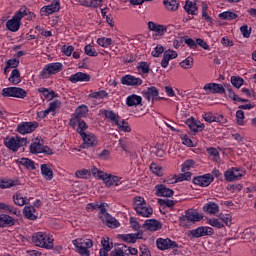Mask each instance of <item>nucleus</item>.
<instances>
[{"instance_id": "obj_59", "label": "nucleus", "mask_w": 256, "mask_h": 256, "mask_svg": "<svg viewBox=\"0 0 256 256\" xmlns=\"http://www.w3.org/2000/svg\"><path fill=\"white\" fill-rule=\"evenodd\" d=\"M158 203H159V205H161V207H174L175 206V201L169 200V199H159Z\"/></svg>"}, {"instance_id": "obj_54", "label": "nucleus", "mask_w": 256, "mask_h": 256, "mask_svg": "<svg viewBox=\"0 0 256 256\" xmlns=\"http://www.w3.org/2000/svg\"><path fill=\"white\" fill-rule=\"evenodd\" d=\"M103 208H105V203H101V204L89 203L86 206L87 211H95L97 209L101 211Z\"/></svg>"}, {"instance_id": "obj_46", "label": "nucleus", "mask_w": 256, "mask_h": 256, "mask_svg": "<svg viewBox=\"0 0 256 256\" xmlns=\"http://www.w3.org/2000/svg\"><path fill=\"white\" fill-rule=\"evenodd\" d=\"M87 176L91 177V170L82 169V170H77L75 172V177H77V179H87Z\"/></svg>"}, {"instance_id": "obj_49", "label": "nucleus", "mask_w": 256, "mask_h": 256, "mask_svg": "<svg viewBox=\"0 0 256 256\" xmlns=\"http://www.w3.org/2000/svg\"><path fill=\"white\" fill-rule=\"evenodd\" d=\"M231 83L233 87H236V89H240V87L245 83V80L239 76H232L231 77Z\"/></svg>"}, {"instance_id": "obj_52", "label": "nucleus", "mask_w": 256, "mask_h": 256, "mask_svg": "<svg viewBox=\"0 0 256 256\" xmlns=\"http://www.w3.org/2000/svg\"><path fill=\"white\" fill-rule=\"evenodd\" d=\"M150 170L152 171V173H154V175H157L158 177H163V168H161L157 164H151Z\"/></svg>"}, {"instance_id": "obj_55", "label": "nucleus", "mask_w": 256, "mask_h": 256, "mask_svg": "<svg viewBox=\"0 0 256 256\" xmlns=\"http://www.w3.org/2000/svg\"><path fill=\"white\" fill-rule=\"evenodd\" d=\"M19 67V59L14 58V59H9L6 62V69H17Z\"/></svg>"}, {"instance_id": "obj_44", "label": "nucleus", "mask_w": 256, "mask_h": 256, "mask_svg": "<svg viewBox=\"0 0 256 256\" xmlns=\"http://www.w3.org/2000/svg\"><path fill=\"white\" fill-rule=\"evenodd\" d=\"M20 165H23L26 169H30V171H34L35 169V162L29 158L20 159Z\"/></svg>"}, {"instance_id": "obj_61", "label": "nucleus", "mask_w": 256, "mask_h": 256, "mask_svg": "<svg viewBox=\"0 0 256 256\" xmlns=\"http://www.w3.org/2000/svg\"><path fill=\"white\" fill-rule=\"evenodd\" d=\"M97 157L101 161H109V157H111V152L107 149L103 150L101 153L97 155Z\"/></svg>"}, {"instance_id": "obj_39", "label": "nucleus", "mask_w": 256, "mask_h": 256, "mask_svg": "<svg viewBox=\"0 0 256 256\" xmlns=\"http://www.w3.org/2000/svg\"><path fill=\"white\" fill-rule=\"evenodd\" d=\"M127 245H122L118 248H115L111 253L110 256H127Z\"/></svg>"}, {"instance_id": "obj_38", "label": "nucleus", "mask_w": 256, "mask_h": 256, "mask_svg": "<svg viewBox=\"0 0 256 256\" xmlns=\"http://www.w3.org/2000/svg\"><path fill=\"white\" fill-rule=\"evenodd\" d=\"M163 5L168 11H177L179 9V2L177 0H164Z\"/></svg>"}, {"instance_id": "obj_14", "label": "nucleus", "mask_w": 256, "mask_h": 256, "mask_svg": "<svg viewBox=\"0 0 256 256\" xmlns=\"http://www.w3.org/2000/svg\"><path fill=\"white\" fill-rule=\"evenodd\" d=\"M98 217L102 220V223H105L106 225H119V221H117L115 217L111 216L105 207H102L99 211Z\"/></svg>"}, {"instance_id": "obj_2", "label": "nucleus", "mask_w": 256, "mask_h": 256, "mask_svg": "<svg viewBox=\"0 0 256 256\" xmlns=\"http://www.w3.org/2000/svg\"><path fill=\"white\" fill-rule=\"evenodd\" d=\"M133 207L140 217H149L150 215H153V208H151V206L147 204V201H145V198L141 196L134 197Z\"/></svg>"}, {"instance_id": "obj_63", "label": "nucleus", "mask_w": 256, "mask_h": 256, "mask_svg": "<svg viewBox=\"0 0 256 256\" xmlns=\"http://www.w3.org/2000/svg\"><path fill=\"white\" fill-rule=\"evenodd\" d=\"M137 69H140L141 72L144 73V74H147V73H149V71H151V70L149 69V64H147V62H140V63L138 64Z\"/></svg>"}, {"instance_id": "obj_13", "label": "nucleus", "mask_w": 256, "mask_h": 256, "mask_svg": "<svg viewBox=\"0 0 256 256\" xmlns=\"http://www.w3.org/2000/svg\"><path fill=\"white\" fill-rule=\"evenodd\" d=\"M205 216L199 213L198 210L188 209L185 211V215L182 217L183 220L187 219L190 223H199Z\"/></svg>"}, {"instance_id": "obj_11", "label": "nucleus", "mask_w": 256, "mask_h": 256, "mask_svg": "<svg viewBox=\"0 0 256 256\" xmlns=\"http://www.w3.org/2000/svg\"><path fill=\"white\" fill-rule=\"evenodd\" d=\"M39 127V122L33 121V122H21L17 126V131L20 133V135H27L29 133H33L35 129Z\"/></svg>"}, {"instance_id": "obj_25", "label": "nucleus", "mask_w": 256, "mask_h": 256, "mask_svg": "<svg viewBox=\"0 0 256 256\" xmlns=\"http://www.w3.org/2000/svg\"><path fill=\"white\" fill-rule=\"evenodd\" d=\"M70 125L71 127H75L76 125L78 126L77 133H79L80 136L83 135V133H86L87 123L82 119H70Z\"/></svg>"}, {"instance_id": "obj_35", "label": "nucleus", "mask_w": 256, "mask_h": 256, "mask_svg": "<svg viewBox=\"0 0 256 256\" xmlns=\"http://www.w3.org/2000/svg\"><path fill=\"white\" fill-rule=\"evenodd\" d=\"M184 9L189 15H197V4L194 2L187 0Z\"/></svg>"}, {"instance_id": "obj_17", "label": "nucleus", "mask_w": 256, "mask_h": 256, "mask_svg": "<svg viewBox=\"0 0 256 256\" xmlns=\"http://www.w3.org/2000/svg\"><path fill=\"white\" fill-rule=\"evenodd\" d=\"M214 177L211 174H205L203 176H198L193 179L194 185H199L200 187H209L214 181Z\"/></svg>"}, {"instance_id": "obj_27", "label": "nucleus", "mask_w": 256, "mask_h": 256, "mask_svg": "<svg viewBox=\"0 0 256 256\" xmlns=\"http://www.w3.org/2000/svg\"><path fill=\"white\" fill-rule=\"evenodd\" d=\"M202 210L208 215H217L219 213V205L215 202H208L203 206Z\"/></svg>"}, {"instance_id": "obj_56", "label": "nucleus", "mask_w": 256, "mask_h": 256, "mask_svg": "<svg viewBox=\"0 0 256 256\" xmlns=\"http://www.w3.org/2000/svg\"><path fill=\"white\" fill-rule=\"evenodd\" d=\"M165 52V48L158 44L154 50L152 51V57H161V55Z\"/></svg>"}, {"instance_id": "obj_7", "label": "nucleus", "mask_w": 256, "mask_h": 256, "mask_svg": "<svg viewBox=\"0 0 256 256\" xmlns=\"http://www.w3.org/2000/svg\"><path fill=\"white\" fill-rule=\"evenodd\" d=\"M23 143H27V138H21V137H11L7 138L4 141L5 147L10 149V151H19L20 147H23Z\"/></svg>"}, {"instance_id": "obj_4", "label": "nucleus", "mask_w": 256, "mask_h": 256, "mask_svg": "<svg viewBox=\"0 0 256 256\" xmlns=\"http://www.w3.org/2000/svg\"><path fill=\"white\" fill-rule=\"evenodd\" d=\"M74 247H76L77 253L81 256H90L89 249L93 247V240L87 238H77L72 241Z\"/></svg>"}, {"instance_id": "obj_34", "label": "nucleus", "mask_w": 256, "mask_h": 256, "mask_svg": "<svg viewBox=\"0 0 256 256\" xmlns=\"http://www.w3.org/2000/svg\"><path fill=\"white\" fill-rule=\"evenodd\" d=\"M19 185V180H7L0 178V189H9Z\"/></svg>"}, {"instance_id": "obj_10", "label": "nucleus", "mask_w": 256, "mask_h": 256, "mask_svg": "<svg viewBox=\"0 0 256 256\" xmlns=\"http://www.w3.org/2000/svg\"><path fill=\"white\" fill-rule=\"evenodd\" d=\"M157 249L160 251H167L168 249H177L179 248V244L177 242L169 239V238H158L156 240Z\"/></svg>"}, {"instance_id": "obj_12", "label": "nucleus", "mask_w": 256, "mask_h": 256, "mask_svg": "<svg viewBox=\"0 0 256 256\" xmlns=\"http://www.w3.org/2000/svg\"><path fill=\"white\" fill-rule=\"evenodd\" d=\"M206 95H223L225 93V87L222 84L207 83L203 87Z\"/></svg>"}, {"instance_id": "obj_24", "label": "nucleus", "mask_w": 256, "mask_h": 256, "mask_svg": "<svg viewBox=\"0 0 256 256\" xmlns=\"http://www.w3.org/2000/svg\"><path fill=\"white\" fill-rule=\"evenodd\" d=\"M171 59H177V53L173 50H166L161 61V67H163V69H166Z\"/></svg>"}, {"instance_id": "obj_57", "label": "nucleus", "mask_w": 256, "mask_h": 256, "mask_svg": "<svg viewBox=\"0 0 256 256\" xmlns=\"http://www.w3.org/2000/svg\"><path fill=\"white\" fill-rule=\"evenodd\" d=\"M180 67L183 69H191V67H193V58L188 57L184 61L180 62Z\"/></svg>"}, {"instance_id": "obj_40", "label": "nucleus", "mask_w": 256, "mask_h": 256, "mask_svg": "<svg viewBox=\"0 0 256 256\" xmlns=\"http://www.w3.org/2000/svg\"><path fill=\"white\" fill-rule=\"evenodd\" d=\"M239 15L235 14V12H222L219 14V18L223 19L224 21H233V19H237Z\"/></svg>"}, {"instance_id": "obj_33", "label": "nucleus", "mask_w": 256, "mask_h": 256, "mask_svg": "<svg viewBox=\"0 0 256 256\" xmlns=\"http://www.w3.org/2000/svg\"><path fill=\"white\" fill-rule=\"evenodd\" d=\"M87 113H89V108H87V106L85 105L79 106L75 111L74 117L71 119H76V120L82 119V117H85Z\"/></svg>"}, {"instance_id": "obj_37", "label": "nucleus", "mask_w": 256, "mask_h": 256, "mask_svg": "<svg viewBox=\"0 0 256 256\" xmlns=\"http://www.w3.org/2000/svg\"><path fill=\"white\" fill-rule=\"evenodd\" d=\"M13 201L15 205H18V207H23V205L29 204V202H27V198L23 197L19 192L13 195Z\"/></svg>"}, {"instance_id": "obj_15", "label": "nucleus", "mask_w": 256, "mask_h": 256, "mask_svg": "<svg viewBox=\"0 0 256 256\" xmlns=\"http://www.w3.org/2000/svg\"><path fill=\"white\" fill-rule=\"evenodd\" d=\"M80 137H82L83 139L82 149H89V147H95L98 143L95 134L82 133Z\"/></svg>"}, {"instance_id": "obj_16", "label": "nucleus", "mask_w": 256, "mask_h": 256, "mask_svg": "<svg viewBox=\"0 0 256 256\" xmlns=\"http://www.w3.org/2000/svg\"><path fill=\"white\" fill-rule=\"evenodd\" d=\"M121 83L128 87H139V85H143V80L133 75H125L121 78Z\"/></svg>"}, {"instance_id": "obj_3", "label": "nucleus", "mask_w": 256, "mask_h": 256, "mask_svg": "<svg viewBox=\"0 0 256 256\" xmlns=\"http://www.w3.org/2000/svg\"><path fill=\"white\" fill-rule=\"evenodd\" d=\"M29 13L27 7H22L20 10L12 17V19L6 22V27L8 31H12V33H17V30L21 27V19L25 17Z\"/></svg>"}, {"instance_id": "obj_58", "label": "nucleus", "mask_w": 256, "mask_h": 256, "mask_svg": "<svg viewBox=\"0 0 256 256\" xmlns=\"http://www.w3.org/2000/svg\"><path fill=\"white\" fill-rule=\"evenodd\" d=\"M61 51L66 55V57H71V55H73V51H75V47L64 45L62 46Z\"/></svg>"}, {"instance_id": "obj_31", "label": "nucleus", "mask_w": 256, "mask_h": 256, "mask_svg": "<svg viewBox=\"0 0 256 256\" xmlns=\"http://www.w3.org/2000/svg\"><path fill=\"white\" fill-rule=\"evenodd\" d=\"M203 119L207 121V123H223V115L214 116L211 112L205 113Z\"/></svg>"}, {"instance_id": "obj_29", "label": "nucleus", "mask_w": 256, "mask_h": 256, "mask_svg": "<svg viewBox=\"0 0 256 256\" xmlns=\"http://www.w3.org/2000/svg\"><path fill=\"white\" fill-rule=\"evenodd\" d=\"M161 229V225H142L139 226V230L142 231L143 237H149L151 233L155 231H159Z\"/></svg>"}, {"instance_id": "obj_8", "label": "nucleus", "mask_w": 256, "mask_h": 256, "mask_svg": "<svg viewBox=\"0 0 256 256\" xmlns=\"http://www.w3.org/2000/svg\"><path fill=\"white\" fill-rule=\"evenodd\" d=\"M61 71H63V64L61 62L50 63L43 68L41 76L47 79L49 75H55L61 73Z\"/></svg>"}, {"instance_id": "obj_64", "label": "nucleus", "mask_w": 256, "mask_h": 256, "mask_svg": "<svg viewBox=\"0 0 256 256\" xmlns=\"http://www.w3.org/2000/svg\"><path fill=\"white\" fill-rule=\"evenodd\" d=\"M140 256H151V251L146 245L140 246Z\"/></svg>"}, {"instance_id": "obj_62", "label": "nucleus", "mask_w": 256, "mask_h": 256, "mask_svg": "<svg viewBox=\"0 0 256 256\" xmlns=\"http://www.w3.org/2000/svg\"><path fill=\"white\" fill-rule=\"evenodd\" d=\"M97 43L100 45V47H109L112 43V40L111 38H99Z\"/></svg>"}, {"instance_id": "obj_5", "label": "nucleus", "mask_w": 256, "mask_h": 256, "mask_svg": "<svg viewBox=\"0 0 256 256\" xmlns=\"http://www.w3.org/2000/svg\"><path fill=\"white\" fill-rule=\"evenodd\" d=\"M215 231L209 226H200L196 229L187 232L189 239H199V237H205L207 235H213Z\"/></svg>"}, {"instance_id": "obj_28", "label": "nucleus", "mask_w": 256, "mask_h": 256, "mask_svg": "<svg viewBox=\"0 0 256 256\" xmlns=\"http://www.w3.org/2000/svg\"><path fill=\"white\" fill-rule=\"evenodd\" d=\"M42 176L46 181H51L54 177L53 168H51L50 164H42L40 166Z\"/></svg>"}, {"instance_id": "obj_45", "label": "nucleus", "mask_w": 256, "mask_h": 256, "mask_svg": "<svg viewBox=\"0 0 256 256\" xmlns=\"http://www.w3.org/2000/svg\"><path fill=\"white\" fill-rule=\"evenodd\" d=\"M103 3V0H83L82 5L84 7H93L97 8Z\"/></svg>"}, {"instance_id": "obj_6", "label": "nucleus", "mask_w": 256, "mask_h": 256, "mask_svg": "<svg viewBox=\"0 0 256 256\" xmlns=\"http://www.w3.org/2000/svg\"><path fill=\"white\" fill-rule=\"evenodd\" d=\"M2 97H16L17 99H25L27 91L19 87H8L2 90Z\"/></svg>"}, {"instance_id": "obj_26", "label": "nucleus", "mask_w": 256, "mask_h": 256, "mask_svg": "<svg viewBox=\"0 0 256 256\" xmlns=\"http://www.w3.org/2000/svg\"><path fill=\"white\" fill-rule=\"evenodd\" d=\"M126 105H128V107H137L138 105H143V98L137 94H132L127 97Z\"/></svg>"}, {"instance_id": "obj_30", "label": "nucleus", "mask_w": 256, "mask_h": 256, "mask_svg": "<svg viewBox=\"0 0 256 256\" xmlns=\"http://www.w3.org/2000/svg\"><path fill=\"white\" fill-rule=\"evenodd\" d=\"M119 181H121V178L113 174H107L104 178L106 187H113L114 185L117 187V185H119Z\"/></svg>"}, {"instance_id": "obj_1", "label": "nucleus", "mask_w": 256, "mask_h": 256, "mask_svg": "<svg viewBox=\"0 0 256 256\" xmlns=\"http://www.w3.org/2000/svg\"><path fill=\"white\" fill-rule=\"evenodd\" d=\"M32 242L36 247H41V249H53V247H55V238L47 232L34 233Z\"/></svg>"}, {"instance_id": "obj_51", "label": "nucleus", "mask_w": 256, "mask_h": 256, "mask_svg": "<svg viewBox=\"0 0 256 256\" xmlns=\"http://www.w3.org/2000/svg\"><path fill=\"white\" fill-rule=\"evenodd\" d=\"M4 211H7V213H13V215H16V217H20L21 211L11 205L4 204Z\"/></svg>"}, {"instance_id": "obj_41", "label": "nucleus", "mask_w": 256, "mask_h": 256, "mask_svg": "<svg viewBox=\"0 0 256 256\" xmlns=\"http://www.w3.org/2000/svg\"><path fill=\"white\" fill-rule=\"evenodd\" d=\"M0 225H15V219L7 214H1Z\"/></svg>"}, {"instance_id": "obj_36", "label": "nucleus", "mask_w": 256, "mask_h": 256, "mask_svg": "<svg viewBox=\"0 0 256 256\" xmlns=\"http://www.w3.org/2000/svg\"><path fill=\"white\" fill-rule=\"evenodd\" d=\"M8 81L13 85H19V82L21 81V73L19 72V69L12 70Z\"/></svg>"}, {"instance_id": "obj_60", "label": "nucleus", "mask_w": 256, "mask_h": 256, "mask_svg": "<svg viewBox=\"0 0 256 256\" xmlns=\"http://www.w3.org/2000/svg\"><path fill=\"white\" fill-rule=\"evenodd\" d=\"M193 165H195V162L193 160H187L182 164L181 171L182 173H185L186 171H189Z\"/></svg>"}, {"instance_id": "obj_18", "label": "nucleus", "mask_w": 256, "mask_h": 256, "mask_svg": "<svg viewBox=\"0 0 256 256\" xmlns=\"http://www.w3.org/2000/svg\"><path fill=\"white\" fill-rule=\"evenodd\" d=\"M143 97H145V99H147V101H161V97H159V90L157 89V87L152 86V87H148L146 91L142 92ZM158 97V98H157Z\"/></svg>"}, {"instance_id": "obj_22", "label": "nucleus", "mask_w": 256, "mask_h": 256, "mask_svg": "<svg viewBox=\"0 0 256 256\" xmlns=\"http://www.w3.org/2000/svg\"><path fill=\"white\" fill-rule=\"evenodd\" d=\"M69 81H71V83H79V82H89L91 81V75L87 74V73H83V72H78L74 75H72L69 78Z\"/></svg>"}, {"instance_id": "obj_23", "label": "nucleus", "mask_w": 256, "mask_h": 256, "mask_svg": "<svg viewBox=\"0 0 256 256\" xmlns=\"http://www.w3.org/2000/svg\"><path fill=\"white\" fill-rule=\"evenodd\" d=\"M61 9V3L59 0H53L50 5L42 7L41 11L44 13H48V15H52V13H57Z\"/></svg>"}, {"instance_id": "obj_47", "label": "nucleus", "mask_w": 256, "mask_h": 256, "mask_svg": "<svg viewBox=\"0 0 256 256\" xmlns=\"http://www.w3.org/2000/svg\"><path fill=\"white\" fill-rule=\"evenodd\" d=\"M120 131H124V133H131V127H129V123L127 121L122 120L121 122L118 120V124H116Z\"/></svg>"}, {"instance_id": "obj_48", "label": "nucleus", "mask_w": 256, "mask_h": 256, "mask_svg": "<svg viewBox=\"0 0 256 256\" xmlns=\"http://www.w3.org/2000/svg\"><path fill=\"white\" fill-rule=\"evenodd\" d=\"M30 153H43V145L39 142H34L30 145Z\"/></svg>"}, {"instance_id": "obj_42", "label": "nucleus", "mask_w": 256, "mask_h": 256, "mask_svg": "<svg viewBox=\"0 0 256 256\" xmlns=\"http://www.w3.org/2000/svg\"><path fill=\"white\" fill-rule=\"evenodd\" d=\"M104 115L106 119H110V121H113L115 125H119V116H117L115 112L111 110H104Z\"/></svg>"}, {"instance_id": "obj_9", "label": "nucleus", "mask_w": 256, "mask_h": 256, "mask_svg": "<svg viewBox=\"0 0 256 256\" xmlns=\"http://www.w3.org/2000/svg\"><path fill=\"white\" fill-rule=\"evenodd\" d=\"M245 170L241 168H230L224 173L225 180L228 182L239 181L241 177H244Z\"/></svg>"}, {"instance_id": "obj_19", "label": "nucleus", "mask_w": 256, "mask_h": 256, "mask_svg": "<svg viewBox=\"0 0 256 256\" xmlns=\"http://www.w3.org/2000/svg\"><path fill=\"white\" fill-rule=\"evenodd\" d=\"M119 239L125 243H137V239H143V230H139L138 233L120 234Z\"/></svg>"}, {"instance_id": "obj_20", "label": "nucleus", "mask_w": 256, "mask_h": 256, "mask_svg": "<svg viewBox=\"0 0 256 256\" xmlns=\"http://www.w3.org/2000/svg\"><path fill=\"white\" fill-rule=\"evenodd\" d=\"M175 192L171 188H167V186L160 184L156 186V195L157 197H173Z\"/></svg>"}, {"instance_id": "obj_53", "label": "nucleus", "mask_w": 256, "mask_h": 256, "mask_svg": "<svg viewBox=\"0 0 256 256\" xmlns=\"http://www.w3.org/2000/svg\"><path fill=\"white\" fill-rule=\"evenodd\" d=\"M84 51L89 57H97V55H99V53H97L91 44L86 45Z\"/></svg>"}, {"instance_id": "obj_43", "label": "nucleus", "mask_w": 256, "mask_h": 256, "mask_svg": "<svg viewBox=\"0 0 256 256\" xmlns=\"http://www.w3.org/2000/svg\"><path fill=\"white\" fill-rule=\"evenodd\" d=\"M90 99H105L109 97V93L105 90H100L97 92H92L89 94Z\"/></svg>"}, {"instance_id": "obj_21", "label": "nucleus", "mask_w": 256, "mask_h": 256, "mask_svg": "<svg viewBox=\"0 0 256 256\" xmlns=\"http://www.w3.org/2000/svg\"><path fill=\"white\" fill-rule=\"evenodd\" d=\"M148 29L149 31H154L157 35H165L167 33V26L157 24L153 21L148 22Z\"/></svg>"}, {"instance_id": "obj_32", "label": "nucleus", "mask_w": 256, "mask_h": 256, "mask_svg": "<svg viewBox=\"0 0 256 256\" xmlns=\"http://www.w3.org/2000/svg\"><path fill=\"white\" fill-rule=\"evenodd\" d=\"M35 213V207L33 206H26L23 209V215L26 219H29L30 221H35L37 219V215H34Z\"/></svg>"}, {"instance_id": "obj_50", "label": "nucleus", "mask_w": 256, "mask_h": 256, "mask_svg": "<svg viewBox=\"0 0 256 256\" xmlns=\"http://www.w3.org/2000/svg\"><path fill=\"white\" fill-rule=\"evenodd\" d=\"M207 154L211 155V157H214L213 161H215V163H219L221 158L219 157V150H217V148H208Z\"/></svg>"}]
</instances>
